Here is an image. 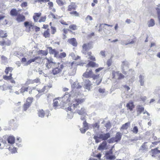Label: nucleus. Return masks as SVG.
<instances>
[{
  "label": "nucleus",
  "mask_w": 160,
  "mask_h": 160,
  "mask_svg": "<svg viewBox=\"0 0 160 160\" xmlns=\"http://www.w3.org/2000/svg\"><path fill=\"white\" fill-rule=\"evenodd\" d=\"M77 8V6L76 3L72 2L68 6L67 11L69 12V14L72 16L76 17H80V13L76 10Z\"/></svg>",
  "instance_id": "nucleus-1"
},
{
  "label": "nucleus",
  "mask_w": 160,
  "mask_h": 160,
  "mask_svg": "<svg viewBox=\"0 0 160 160\" xmlns=\"http://www.w3.org/2000/svg\"><path fill=\"white\" fill-rule=\"evenodd\" d=\"M13 68L9 67H6L4 72L6 74L3 76V78L6 81L10 80L11 83L15 84V81L14 80L12 77V74L11 73Z\"/></svg>",
  "instance_id": "nucleus-2"
},
{
  "label": "nucleus",
  "mask_w": 160,
  "mask_h": 160,
  "mask_svg": "<svg viewBox=\"0 0 160 160\" xmlns=\"http://www.w3.org/2000/svg\"><path fill=\"white\" fill-rule=\"evenodd\" d=\"M48 48L49 50V53L51 54L54 55V57L57 58H62L66 56V54L65 52L61 53L59 54V52L55 49H52L51 47H48Z\"/></svg>",
  "instance_id": "nucleus-3"
},
{
  "label": "nucleus",
  "mask_w": 160,
  "mask_h": 160,
  "mask_svg": "<svg viewBox=\"0 0 160 160\" xmlns=\"http://www.w3.org/2000/svg\"><path fill=\"white\" fill-rule=\"evenodd\" d=\"M44 63L46 67L48 69H50L54 66H56L57 65H59V62L56 63L53 62L52 59H49L48 58H45L44 59Z\"/></svg>",
  "instance_id": "nucleus-4"
},
{
  "label": "nucleus",
  "mask_w": 160,
  "mask_h": 160,
  "mask_svg": "<svg viewBox=\"0 0 160 160\" xmlns=\"http://www.w3.org/2000/svg\"><path fill=\"white\" fill-rule=\"evenodd\" d=\"M110 137V133L109 132H107L104 134H101L99 135V137L97 136H94L93 138L95 140V142L98 143L100 142L101 141L100 139H102V140H107Z\"/></svg>",
  "instance_id": "nucleus-5"
},
{
  "label": "nucleus",
  "mask_w": 160,
  "mask_h": 160,
  "mask_svg": "<svg viewBox=\"0 0 160 160\" xmlns=\"http://www.w3.org/2000/svg\"><path fill=\"white\" fill-rule=\"evenodd\" d=\"M68 63V62L63 63L60 66H58V67L53 68L52 70V73L54 75H55L61 73L64 68L66 66L65 65Z\"/></svg>",
  "instance_id": "nucleus-6"
},
{
  "label": "nucleus",
  "mask_w": 160,
  "mask_h": 160,
  "mask_svg": "<svg viewBox=\"0 0 160 160\" xmlns=\"http://www.w3.org/2000/svg\"><path fill=\"white\" fill-rule=\"evenodd\" d=\"M35 87H30L28 86L23 85L20 89V92L21 93H23L25 92H28L29 94H32V91L35 89Z\"/></svg>",
  "instance_id": "nucleus-7"
},
{
  "label": "nucleus",
  "mask_w": 160,
  "mask_h": 160,
  "mask_svg": "<svg viewBox=\"0 0 160 160\" xmlns=\"http://www.w3.org/2000/svg\"><path fill=\"white\" fill-rule=\"evenodd\" d=\"M122 134L120 132H118L114 137H112L109 139L108 140L109 143H112L114 142H118L120 141L122 138Z\"/></svg>",
  "instance_id": "nucleus-8"
},
{
  "label": "nucleus",
  "mask_w": 160,
  "mask_h": 160,
  "mask_svg": "<svg viewBox=\"0 0 160 160\" xmlns=\"http://www.w3.org/2000/svg\"><path fill=\"white\" fill-rule=\"evenodd\" d=\"M92 42H89L87 43H84L82 46V50L87 51L92 48Z\"/></svg>",
  "instance_id": "nucleus-9"
},
{
  "label": "nucleus",
  "mask_w": 160,
  "mask_h": 160,
  "mask_svg": "<svg viewBox=\"0 0 160 160\" xmlns=\"http://www.w3.org/2000/svg\"><path fill=\"white\" fill-rule=\"evenodd\" d=\"M84 99L76 98L73 101V103L72 106L74 108H76L79 104L82 103L84 102Z\"/></svg>",
  "instance_id": "nucleus-10"
},
{
  "label": "nucleus",
  "mask_w": 160,
  "mask_h": 160,
  "mask_svg": "<svg viewBox=\"0 0 160 160\" xmlns=\"http://www.w3.org/2000/svg\"><path fill=\"white\" fill-rule=\"evenodd\" d=\"M93 73V72L91 69L87 68L86 72L83 73L82 76L85 78H91Z\"/></svg>",
  "instance_id": "nucleus-11"
},
{
  "label": "nucleus",
  "mask_w": 160,
  "mask_h": 160,
  "mask_svg": "<svg viewBox=\"0 0 160 160\" xmlns=\"http://www.w3.org/2000/svg\"><path fill=\"white\" fill-rule=\"evenodd\" d=\"M24 25L26 29L28 30V32L31 31V29H32L34 25L33 22H31L26 21L24 22Z\"/></svg>",
  "instance_id": "nucleus-12"
},
{
  "label": "nucleus",
  "mask_w": 160,
  "mask_h": 160,
  "mask_svg": "<svg viewBox=\"0 0 160 160\" xmlns=\"http://www.w3.org/2000/svg\"><path fill=\"white\" fill-rule=\"evenodd\" d=\"M83 128H81L80 129L82 133H84L88 128V124L86 120L84 121L83 123Z\"/></svg>",
  "instance_id": "nucleus-13"
},
{
  "label": "nucleus",
  "mask_w": 160,
  "mask_h": 160,
  "mask_svg": "<svg viewBox=\"0 0 160 160\" xmlns=\"http://www.w3.org/2000/svg\"><path fill=\"white\" fill-rule=\"evenodd\" d=\"M78 28V26L76 24H71L69 27V32L72 34H75V33L73 31L77 30Z\"/></svg>",
  "instance_id": "nucleus-14"
},
{
  "label": "nucleus",
  "mask_w": 160,
  "mask_h": 160,
  "mask_svg": "<svg viewBox=\"0 0 160 160\" xmlns=\"http://www.w3.org/2000/svg\"><path fill=\"white\" fill-rule=\"evenodd\" d=\"M95 61H89L88 63L86 65V67L87 68H97L99 65L98 63L94 62Z\"/></svg>",
  "instance_id": "nucleus-15"
},
{
  "label": "nucleus",
  "mask_w": 160,
  "mask_h": 160,
  "mask_svg": "<svg viewBox=\"0 0 160 160\" xmlns=\"http://www.w3.org/2000/svg\"><path fill=\"white\" fill-rule=\"evenodd\" d=\"M68 42L75 47H76L78 45V42L76 39L74 38L68 39Z\"/></svg>",
  "instance_id": "nucleus-16"
},
{
  "label": "nucleus",
  "mask_w": 160,
  "mask_h": 160,
  "mask_svg": "<svg viewBox=\"0 0 160 160\" xmlns=\"http://www.w3.org/2000/svg\"><path fill=\"white\" fill-rule=\"evenodd\" d=\"M136 109L138 115H139L143 112V114L145 113V112H144V108L140 105H138L137 106Z\"/></svg>",
  "instance_id": "nucleus-17"
},
{
  "label": "nucleus",
  "mask_w": 160,
  "mask_h": 160,
  "mask_svg": "<svg viewBox=\"0 0 160 160\" xmlns=\"http://www.w3.org/2000/svg\"><path fill=\"white\" fill-rule=\"evenodd\" d=\"M128 109L130 111H132L135 107V105L132 101H130L128 103L126 106Z\"/></svg>",
  "instance_id": "nucleus-18"
},
{
  "label": "nucleus",
  "mask_w": 160,
  "mask_h": 160,
  "mask_svg": "<svg viewBox=\"0 0 160 160\" xmlns=\"http://www.w3.org/2000/svg\"><path fill=\"white\" fill-rule=\"evenodd\" d=\"M25 20V17L24 15L19 13L18 15L16 18V20L18 22H22Z\"/></svg>",
  "instance_id": "nucleus-19"
},
{
  "label": "nucleus",
  "mask_w": 160,
  "mask_h": 160,
  "mask_svg": "<svg viewBox=\"0 0 160 160\" xmlns=\"http://www.w3.org/2000/svg\"><path fill=\"white\" fill-rule=\"evenodd\" d=\"M42 13L41 12L35 13L33 16V18L34 21L37 22L38 21L39 18L41 16Z\"/></svg>",
  "instance_id": "nucleus-20"
},
{
  "label": "nucleus",
  "mask_w": 160,
  "mask_h": 160,
  "mask_svg": "<svg viewBox=\"0 0 160 160\" xmlns=\"http://www.w3.org/2000/svg\"><path fill=\"white\" fill-rule=\"evenodd\" d=\"M43 36L45 38H49L50 37V30L49 28H48L44 31L42 33Z\"/></svg>",
  "instance_id": "nucleus-21"
},
{
  "label": "nucleus",
  "mask_w": 160,
  "mask_h": 160,
  "mask_svg": "<svg viewBox=\"0 0 160 160\" xmlns=\"http://www.w3.org/2000/svg\"><path fill=\"white\" fill-rule=\"evenodd\" d=\"M85 86L86 89L89 90L90 87L92 85L91 82L88 79H86L85 81Z\"/></svg>",
  "instance_id": "nucleus-22"
},
{
  "label": "nucleus",
  "mask_w": 160,
  "mask_h": 160,
  "mask_svg": "<svg viewBox=\"0 0 160 160\" xmlns=\"http://www.w3.org/2000/svg\"><path fill=\"white\" fill-rule=\"evenodd\" d=\"M107 26L108 27H112V25H110L109 24H107L104 23V24H100L99 25V28L98 30L99 32H101L102 30H104V29H106V28H105V26Z\"/></svg>",
  "instance_id": "nucleus-23"
},
{
  "label": "nucleus",
  "mask_w": 160,
  "mask_h": 160,
  "mask_svg": "<svg viewBox=\"0 0 160 160\" xmlns=\"http://www.w3.org/2000/svg\"><path fill=\"white\" fill-rule=\"evenodd\" d=\"M107 146V143L106 141L103 142L100 144L98 148V150H102L105 149Z\"/></svg>",
  "instance_id": "nucleus-24"
},
{
  "label": "nucleus",
  "mask_w": 160,
  "mask_h": 160,
  "mask_svg": "<svg viewBox=\"0 0 160 160\" xmlns=\"http://www.w3.org/2000/svg\"><path fill=\"white\" fill-rule=\"evenodd\" d=\"M10 44L11 41L8 39H7V40H3L0 41V45L2 46L5 45L9 46L10 45Z\"/></svg>",
  "instance_id": "nucleus-25"
},
{
  "label": "nucleus",
  "mask_w": 160,
  "mask_h": 160,
  "mask_svg": "<svg viewBox=\"0 0 160 160\" xmlns=\"http://www.w3.org/2000/svg\"><path fill=\"white\" fill-rule=\"evenodd\" d=\"M8 143L11 144H13L15 142V138L12 136H9L7 138Z\"/></svg>",
  "instance_id": "nucleus-26"
},
{
  "label": "nucleus",
  "mask_w": 160,
  "mask_h": 160,
  "mask_svg": "<svg viewBox=\"0 0 160 160\" xmlns=\"http://www.w3.org/2000/svg\"><path fill=\"white\" fill-rule=\"evenodd\" d=\"M158 148L157 147L151 150L152 156L155 157L157 154L160 153V150L158 149Z\"/></svg>",
  "instance_id": "nucleus-27"
},
{
  "label": "nucleus",
  "mask_w": 160,
  "mask_h": 160,
  "mask_svg": "<svg viewBox=\"0 0 160 160\" xmlns=\"http://www.w3.org/2000/svg\"><path fill=\"white\" fill-rule=\"evenodd\" d=\"M40 58L39 57H36L33 58L31 59L28 60L25 63V65H29L32 62H34L36 60L38 59H40Z\"/></svg>",
  "instance_id": "nucleus-28"
},
{
  "label": "nucleus",
  "mask_w": 160,
  "mask_h": 160,
  "mask_svg": "<svg viewBox=\"0 0 160 160\" xmlns=\"http://www.w3.org/2000/svg\"><path fill=\"white\" fill-rule=\"evenodd\" d=\"M19 14L18 12L16 9H12L10 12V15L13 16H17Z\"/></svg>",
  "instance_id": "nucleus-29"
},
{
  "label": "nucleus",
  "mask_w": 160,
  "mask_h": 160,
  "mask_svg": "<svg viewBox=\"0 0 160 160\" xmlns=\"http://www.w3.org/2000/svg\"><path fill=\"white\" fill-rule=\"evenodd\" d=\"M130 124V122H128L123 124L120 128V130H127Z\"/></svg>",
  "instance_id": "nucleus-30"
},
{
  "label": "nucleus",
  "mask_w": 160,
  "mask_h": 160,
  "mask_svg": "<svg viewBox=\"0 0 160 160\" xmlns=\"http://www.w3.org/2000/svg\"><path fill=\"white\" fill-rule=\"evenodd\" d=\"M38 114L39 117L43 118L45 115V113L43 109H41L38 111Z\"/></svg>",
  "instance_id": "nucleus-31"
},
{
  "label": "nucleus",
  "mask_w": 160,
  "mask_h": 160,
  "mask_svg": "<svg viewBox=\"0 0 160 160\" xmlns=\"http://www.w3.org/2000/svg\"><path fill=\"white\" fill-rule=\"evenodd\" d=\"M69 32V29L64 28L62 30L63 33L62 34L63 39H64L67 38L66 34H67L68 32Z\"/></svg>",
  "instance_id": "nucleus-32"
},
{
  "label": "nucleus",
  "mask_w": 160,
  "mask_h": 160,
  "mask_svg": "<svg viewBox=\"0 0 160 160\" xmlns=\"http://www.w3.org/2000/svg\"><path fill=\"white\" fill-rule=\"evenodd\" d=\"M7 37V35L5 31L0 29V38H5Z\"/></svg>",
  "instance_id": "nucleus-33"
},
{
  "label": "nucleus",
  "mask_w": 160,
  "mask_h": 160,
  "mask_svg": "<svg viewBox=\"0 0 160 160\" xmlns=\"http://www.w3.org/2000/svg\"><path fill=\"white\" fill-rule=\"evenodd\" d=\"M76 112L79 115H83L85 113V109L83 108H81L80 110H78Z\"/></svg>",
  "instance_id": "nucleus-34"
},
{
  "label": "nucleus",
  "mask_w": 160,
  "mask_h": 160,
  "mask_svg": "<svg viewBox=\"0 0 160 160\" xmlns=\"http://www.w3.org/2000/svg\"><path fill=\"white\" fill-rule=\"evenodd\" d=\"M33 100V98L32 97H29L27 98L26 103L31 105Z\"/></svg>",
  "instance_id": "nucleus-35"
},
{
  "label": "nucleus",
  "mask_w": 160,
  "mask_h": 160,
  "mask_svg": "<svg viewBox=\"0 0 160 160\" xmlns=\"http://www.w3.org/2000/svg\"><path fill=\"white\" fill-rule=\"evenodd\" d=\"M155 25V21L153 19H151L148 22L149 27H152Z\"/></svg>",
  "instance_id": "nucleus-36"
},
{
  "label": "nucleus",
  "mask_w": 160,
  "mask_h": 160,
  "mask_svg": "<svg viewBox=\"0 0 160 160\" xmlns=\"http://www.w3.org/2000/svg\"><path fill=\"white\" fill-rule=\"evenodd\" d=\"M30 105L26 103H24L23 106V110L24 111H26L30 107Z\"/></svg>",
  "instance_id": "nucleus-37"
},
{
  "label": "nucleus",
  "mask_w": 160,
  "mask_h": 160,
  "mask_svg": "<svg viewBox=\"0 0 160 160\" xmlns=\"http://www.w3.org/2000/svg\"><path fill=\"white\" fill-rule=\"evenodd\" d=\"M56 2L59 6H63L65 3V2L62 0H56Z\"/></svg>",
  "instance_id": "nucleus-38"
},
{
  "label": "nucleus",
  "mask_w": 160,
  "mask_h": 160,
  "mask_svg": "<svg viewBox=\"0 0 160 160\" xmlns=\"http://www.w3.org/2000/svg\"><path fill=\"white\" fill-rule=\"evenodd\" d=\"M39 54H42L43 55L46 56L48 54V51L47 50H40L39 51Z\"/></svg>",
  "instance_id": "nucleus-39"
},
{
  "label": "nucleus",
  "mask_w": 160,
  "mask_h": 160,
  "mask_svg": "<svg viewBox=\"0 0 160 160\" xmlns=\"http://www.w3.org/2000/svg\"><path fill=\"white\" fill-rule=\"evenodd\" d=\"M33 83V80L30 79H28L26 82L25 84L24 85H27L28 86V85L30 84H32Z\"/></svg>",
  "instance_id": "nucleus-40"
},
{
  "label": "nucleus",
  "mask_w": 160,
  "mask_h": 160,
  "mask_svg": "<svg viewBox=\"0 0 160 160\" xmlns=\"http://www.w3.org/2000/svg\"><path fill=\"white\" fill-rule=\"evenodd\" d=\"M156 9L157 11L158 18L160 24V7H158L156 8Z\"/></svg>",
  "instance_id": "nucleus-41"
},
{
  "label": "nucleus",
  "mask_w": 160,
  "mask_h": 160,
  "mask_svg": "<svg viewBox=\"0 0 160 160\" xmlns=\"http://www.w3.org/2000/svg\"><path fill=\"white\" fill-rule=\"evenodd\" d=\"M60 22L62 25H65L66 26H68L69 25V24H70L71 23V22L69 21L68 22H66L65 21L63 20H62L60 21Z\"/></svg>",
  "instance_id": "nucleus-42"
},
{
  "label": "nucleus",
  "mask_w": 160,
  "mask_h": 160,
  "mask_svg": "<svg viewBox=\"0 0 160 160\" xmlns=\"http://www.w3.org/2000/svg\"><path fill=\"white\" fill-rule=\"evenodd\" d=\"M118 80L123 79L124 78V76L122 73H119V72H118Z\"/></svg>",
  "instance_id": "nucleus-43"
},
{
  "label": "nucleus",
  "mask_w": 160,
  "mask_h": 160,
  "mask_svg": "<svg viewBox=\"0 0 160 160\" xmlns=\"http://www.w3.org/2000/svg\"><path fill=\"white\" fill-rule=\"evenodd\" d=\"M46 19V16L41 17L38 21L39 22H44L45 21Z\"/></svg>",
  "instance_id": "nucleus-44"
},
{
  "label": "nucleus",
  "mask_w": 160,
  "mask_h": 160,
  "mask_svg": "<svg viewBox=\"0 0 160 160\" xmlns=\"http://www.w3.org/2000/svg\"><path fill=\"white\" fill-rule=\"evenodd\" d=\"M132 131V132L135 134H137L138 132V128L137 126H134Z\"/></svg>",
  "instance_id": "nucleus-45"
},
{
  "label": "nucleus",
  "mask_w": 160,
  "mask_h": 160,
  "mask_svg": "<svg viewBox=\"0 0 160 160\" xmlns=\"http://www.w3.org/2000/svg\"><path fill=\"white\" fill-rule=\"evenodd\" d=\"M51 34H54L56 32V28L55 27L51 26Z\"/></svg>",
  "instance_id": "nucleus-46"
},
{
  "label": "nucleus",
  "mask_w": 160,
  "mask_h": 160,
  "mask_svg": "<svg viewBox=\"0 0 160 160\" xmlns=\"http://www.w3.org/2000/svg\"><path fill=\"white\" fill-rule=\"evenodd\" d=\"M33 84L34 83H40V79L39 78H37L33 80Z\"/></svg>",
  "instance_id": "nucleus-47"
},
{
  "label": "nucleus",
  "mask_w": 160,
  "mask_h": 160,
  "mask_svg": "<svg viewBox=\"0 0 160 160\" xmlns=\"http://www.w3.org/2000/svg\"><path fill=\"white\" fill-rule=\"evenodd\" d=\"M92 126L93 128L98 129L99 128V125L98 123L96 122L92 124Z\"/></svg>",
  "instance_id": "nucleus-48"
},
{
  "label": "nucleus",
  "mask_w": 160,
  "mask_h": 160,
  "mask_svg": "<svg viewBox=\"0 0 160 160\" xmlns=\"http://www.w3.org/2000/svg\"><path fill=\"white\" fill-rule=\"evenodd\" d=\"M34 29L35 30L36 32H38L40 30V28L35 25H34L32 29L33 30Z\"/></svg>",
  "instance_id": "nucleus-49"
},
{
  "label": "nucleus",
  "mask_w": 160,
  "mask_h": 160,
  "mask_svg": "<svg viewBox=\"0 0 160 160\" xmlns=\"http://www.w3.org/2000/svg\"><path fill=\"white\" fill-rule=\"evenodd\" d=\"M111 124L110 122H108L105 125V127L108 129H109L111 127Z\"/></svg>",
  "instance_id": "nucleus-50"
},
{
  "label": "nucleus",
  "mask_w": 160,
  "mask_h": 160,
  "mask_svg": "<svg viewBox=\"0 0 160 160\" xmlns=\"http://www.w3.org/2000/svg\"><path fill=\"white\" fill-rule=\"evenodd\" d=\"M118 72H115V71H113L112 72V78H116V75H118Z\"/></svg>",
  "instance_id": "nucleus-51"
},
{
  "label": "nucleus",
  "mask_w": 160,
  "mask_h": 160,
  "mask_svg": "<svg viewBox=\"0 0 160 160\" xmlns=\"http://www.w3.org/2000/svg\"><path fill=\"white\" fill-rule=\"evenodd\" d=\"M58 101L56 99H55L53 103V106L54 107H57L58 105Z\"/></svg>",
  "instance_id": "nucleus-52"
},
{
  "label": "nucleus",
  "mask_w": 160,
  "mask_h": 160,
  "mask_svg": "<svg viewBox=\"0 0 160 160\" xmlns=\"http://www.w3.org/2000/svg\"><path fill=\"white\" fill-rule=\"evenodd\" d=\"M99 76V75H97L93 73V75L92 76L91 78H92L93 80H95L98 78Z\"/></svg>",
  "instance_id": "nucleus-53"
},
{
  "label": "nucleus",
  "mask_w": 160,
  "mask_h": 160,
  "mask_svg": "<svg viewBox=\"0 0 160 160\" xmlns=\"http://www.w3.org/2000/svg\"><path fill=\"white\" fill-rule=\"evenodd\" d=\"M89 59L91 61H96V59L94 56H91L89 57Z\"/></svg>",
  "instance_id": "nucleus-54"
},
{
  "label": "nucleus",
  "mask_w": 160,
  "mask_h": 160,
  "mask_svg": "<svg viewBox=\"0 0 160 160\" xmlns=\"http://www.w3.org/2000/svg\"><path fill=\"white\" fill-rule=\"evenodd\" d=\"M107 158L110 160H114L116 157L114 155H110L107 157Z\"/></svg>",
  "instance_id": "nucleus-55"
},
{
  "label": "nucleus",
  "mask_w": 160,
  "mask_h": 160,
  "mask_svg": "<svg viewBox=\"0 0 160 160\" xmlns=\"http://www.w3.org/2000/svg\"><path fill=\"white\" fill-rule=\"evenodd\" d=\"M49 0H35V2H38L42 3V2H49Z\"/></svg>",
  "instance_id": "nucleus-56"
},
{
  "label": "nucleus",
  "mask_w": 160,
  "mask_h": 160,
  "mask_svg": "<svg viewBox=\"0 0 160 160\" xmlns=\"http://www.w3.org/2000/svg\"><path fill=\"white\" fill-rule=\"evenodd\" d=\"M98 91L100 93H103L105 92V89L104 88H100L98 89Z\"/></svg>",
  "instance_id": "nucleus-57"
},
{
  "label": "nucleus",
  "mask_w": 160,
  "mask_h": 160,
  "mask_svg": "<svg viewBox=\"0 0 160 160\" xmlns=\"http://www.w3.org/2000/svg\"><path fill=\"white\" fill-rule=\"evenodd\" d=\"M112 63V60L109 59L107 61V64L108 67H109L111 65Z\"/></svg>",
  "instance_id": "nucleus-58"
},
{
  "label": "nucleus",
  "mask_w": 160,
  "mask_h": 160,
  "mask_svg": "<svg viewBox=\"0 0 160 160\" xmlns=\"http://www.w3.org/2000/svg\"><path fill=\"white\" fill-rule=\"evenodd\" d=\"M28 4L26 2H24L22 3L21 4V6L22 8L25 7L27 6Z\"/></svg>",
  "instance_id": "nucleus-59"
},
{
  "label": "nucleus",
  "mask_w": 160,
  "mask_h": 160,
  "mask_svg": "<svg viewBox=\"0 0 160 160\" xmlns=\"http://www.w3.org/2000/svg\"><path fill=\"white\" fill-rule=\"evenodd\" d=\"M95 35V34L94 32H92L89 34H88L87 36V37L88 38H92V37L94 36Z\"/></svg>",
  "instance_id": "nucleus-60"
},
{
  "label": "nucleus",
  "mask_w": 160,
  "mask_h": 160,
  "mask_svg": "<svg viewBox=\"0 0 160 160\" xmlns=\"http://www.w3.org/2000/svg\"><path fill=\"white\" fill-rule=\"evenodd\" d=\"M67 117H68V118L69 119L72 118L73 117L72 113V112H69V113H68V114Z\"/></svg>",
  "instance_id": "nucleus-61"
},
{
  "label": "nucleus",
  "mask_w": 160,
  "mask_h": 160,
  "mask_svg": "<svg viewBox=\"0 0 160 160\" xmlns=\"http://www.w3.org/2000/svg\"><path fill=\"white\" fill-rule=\"evenodd\" d=\"M46 87V86H44L42 88V89H39L38 90V92H44L45 90Z\"/></svg>",
  "instance_id": "nucleus-62"
},
{
  "label": "nucleus",
  "mask_w": 160,
  "mask_h": 160,
  "mask_svg": "<svg viewBox=\"0 0 160 160\" xmlns=\"http://www.w3.org/2000/svg\"><path fill=\"white\" fill-rule=\"evenodd\" d=\"M146 142H144L141 146V149L142 150H144L146 148L147 146L145 144Z\"/></svg>",
  "instance_id": "nucleus-63"
},
{
  "label": "nucleus",
  "mask_w": 160,
  "mask_h": 160,
  "mask_svg": "<svg viewBox=\"0 0 160 160\" xmlns=\"http://www.w3.org/2000/svg\"><path fill=\"white\" fill-rule=\"evenodd\" d=\"M51 17L53 18V19H58V15H54V14L52 13H51Z\"/></svg>",
  "instance_id": "nucleus-64"
}]
</instances>
